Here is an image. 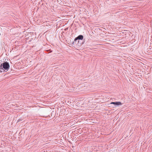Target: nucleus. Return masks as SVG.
Here are the masks:
<instances>
[{
	"label": "nucleus",
	"mask_w": 152,
	"mask_h": 152,
	"mask_svg": "<svg viewBox=\"0 0 152 152\" xmlns=\"http://www.w3.org/2000/svg\"><path fill=\"white\" fill-rule=\"evenodd\" d=\"M10 67V65L8 62H5L0 65V72H1L3 71L6 70L8 71Z\"/></svg>",
	"instance_id": "1"
},
{
	"label": "nucleus",
	"mask_w": 152,
	"mask_h": 152,
	"mask_svg": "<svg viewBox=\"0 0 152 152\" xmlns=\"http://www.w3.org/2000/svg\"><path fill=\"white\" fill-rule=\"evenodd\" d=\"M83 36L82 35H80L78 36L77 37L75 38L74 40V41L75 42L76 40H82L83 39Z\"/></svg>",
	"instance_id": "2"
},
{
	"label": "nucleus",
	"mask_w": 152,
	"mask_h": 152,
	"mask_svg": "<svg viewBox=\"0 0 152 152\" xmlns=\"http://www.w3.org/2000/svg\"><path fill=\"white\" fill-rule=\"evenodd\" d=\"M122 104L121 102H116L115 103L116 105H120Z\"/></svg>",
	"instance_id": "3"
},
{
	"label": "nucleus",
	"mask_w": 152,
	"mask_h": 152,
	"mask_svg": "<svg viewBox=\"0 0 152 152\" xmlns=\"http://www.w3.org/2000/svg\"><path fill=\"white\" fill-rule=\"evenodd\" d=\"M116 103V102H111L110 104L115 105Z\"/></svg>",
	"instance_id": "4"
}]
</instances>
